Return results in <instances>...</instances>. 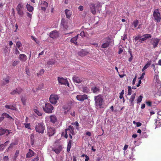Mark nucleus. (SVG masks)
Segmentation results:
<instances>
[{
	"instance_id": "a211bd4d",
	"label": "nucleus",
	"mask_w": 161,
	"mask_h": 161,
	"mask_svg": "<svg viewBox=\"0 0 161 161\" xmlns=\"http://www.w3.org/2000/svg\"><path fill=\"white\" fill-rule=\"evenodd\" d=\"M79 35L78 34L72 38L70 40L71 42L75 44V45H78V43L77 42L79 41Z\"/></svg>"
},
{
	"instance_id": "423d86ee",
	"label": "nucleus",
	"mask_w": 161,
	"mask_h": 161,
	"mask_svg": "<svg viewBox=\"0 0 161 161\" xmlns=\"http://www.w3.org/2000/svg\"><path fill=\"white\" fill-rule=\"evenodd\" d=\"M24 4L20 3L18 4L16 8L18 14L22 16L24 15Z\"/></svg>"
},
{
	"instance_id": "c756f323",
	"label": "nucleus",
	"mask_w": 161,
	"mask_h": 161,
	"mask_svg": "<svg viewBox=\"0 0 161 161\" xmlns=\"http://www.w3.org/2000/svg\"><path fill=\"white\" fill-rule=\"evenodd\" d=\"M152 62V61L151 60H150L147 62V64L144 66L142 69V72H143L145 69H147L150 66Z\"/></svg>"
},
{
	"instance_id": "de8ad7c7",
	"label": "nucleus",
	"mask_w": 161,
	"mask_h": 161,
	"mask_svg": "<svg viewBox=\"0 0 161 161\" xmlns=\"http://www.w3.org/2000/svg\"><path fill=\"white\" fill-rule=\"evenodd\" d=\"M16 145V143L14 142H12L11 143L9 146L8 147V149H12L14 146Z\"/></svg>"
},
{
	"instance_id": "f3484780",
	"label": "nucleus",
	"mask_w": 161,
	"mask_h": 161,
	"mask_svg": "<svg viewBox=\"0 0 161 161\" xmlns=\"http://www.w3.org/2000/svg\"><path fill=\"white\" fill-rule=\"evenodd\" d=\"M77 99L80 101H83L84 100L87 99V95L84 94L83 95H78L76 96Z\"/></svg>"
},
{
	"instance_id": "412c9836",
	"label": "nucleus",
	"mask_w": 161,
	"mask_h": 161,
	"mask_svg": "<svg viewBox=\"0 0 161 161\" xmlns=\"http://www.w3.org/2000/svg\"><path fill=\"white\" fill-rule=\"evenodd\" d=\"M158 119H155V125L156 126L155 129L158 127V125L160 126H161V121H160V120L161 119V115H159L158 113Z\"/></svg>"
},
{
	"instance_id": "4d7b16f0",
	"label": "nucleus",
	"mask_w": 161,
	"mask_h": 161,
	"mask_svg": "<svg viewBox=\"0 0 161 161\" xmlns=\"http://www.w3.org/2000/svg\"><path fill=\"white\" fill-rule=\"evenodd\" d=\"M156 64H152V66L153 67V69L154 72H157V71L156 70V69L155 68V65Z\"/></svg>"
},
{
	"instance_id": "c03bdc74",
	"label": "nucleus",
	"mask_w": 161,
	"mask_h": 161,
	"mask_svg": "<svg viewBox=\"0 0 161 161\" xmlns=\"http://www.w3.org/2000/svg\"><path fill=\"white\" fill-rule=\"evenodd\" d=\"M129 53L130 54V57L129 58L128 61H129L130 62L132 61V60L133 59V56L132 55V53L131 51H129Z\"/></svg>"
},
{
	"instance_id": "09e8293b",
	"label": "nucleus",
	"mask_w": 161,
	"mask_h": 161,
	"mask_svg": "<svg viewBox=\"0 0 161 161\" xmlns=\"http://www.w3.org/2000/svg\"><path fill=\"white\" fill-rule=\"evenodd\" d=\"M44 70L43 69H42L40 70L39 73H37V75L38 76L39 75H42L43 74L44 72Z\"/></svg>"
},
{
	"instance_id": "6e6d98bb",
	"label": "nucleus",
	"mask_w": 161,
	"mask_h": 161,
	"mask_svg": "<svg viewBox=\"0 0 161 161\" xmlns=\"http://www.w3.org/2000/svg\"><path fill=\"white\" fill-rule=\"evenodd\" d=\"M146 103L147 105L149 106H151L152 104V102L151 101H147L146 102Z\"/></svg>"
},
{
	"instance_id": "f704fd0d",
	"label": "nucleus",
	"mask_w": 161,
	"mask_h": 161,
	"mask_svg": "<svg viewBox=\"0 0 161 161\" xmlns=\"http://www.w3.org/2000/svg\"><path fill=\"white\" fill-rule=\"evenodd\" d=\"M65 13L66 17L68 19H69L71 15V13L70 11L68 9H66L65 10Z\"/></svg>"
},
{
	"instance_id": "338daca9",
	"label": "nucleus",
	"mask_w": 161,
	"mask_h": 161,
	"mask_svg": "<svg viewBox=\"0 0 161 161\" xmlns=\"http://www.w3.org/2000/svg\"><path fill=\"white\" fill-rule=\"evenodd\" d=\"M78 9L80 11H82L83 10V7L82 6H80L79 7Z\"/></svg>"
},
{
	"instance_id": "393cba45",
	"label": "nucleus",
	"mask_w": 161,
	"mask_h": 161,
	"mask_svg": "<svg viewBox=\"0 0 161 161\" xmlns=\"http://www.w3.org/2000/svg\"><path fill=\"white\" fill-rule=\"evenodd\" d=\"M19 59L22 62L25 61L27 59L26 56L24 54H20L19 57Z\"/></svg>"
},
{
	"instance_id": "39448f33",
	"label": "nucleus",
	"mask_w": 161,
	"mask_h": 161,
	"mask_svg": "<svg viewBox=\"0 0 161 161\" xmlns=\"http://www.w3.org/2000/svg\"><path fill=\"white\" fill-rule=\"evenodd\" d=\"M59 97L56 94H51L49 97V101L51 103L53 104H55L59 100Z\"/></svg>"
},
{
	"instance_id": "c9c22d12",
	"label": "nucleus",
	"mask_w": 161,
	"mask_h": 161,
	"mask_svg": "<svg viewBox=\"0 0 161 161\" xmlns=\"http://www.w3.org/2000/svg\"><path fill=\"white\" fill-rule=\"evenodd\" d=\"M142 36V37L145 41L148 38L152 37V36L150 34H144Z\"/></svg>"
},
{
	"instance_id": "b1692460",
	"label": "nucleus",
	"mask_w": 161,
	"mask_h": 161,
	"mask_svg": "<svg viewBox=\"0 0 161 161\" xmlns=\"http://www.w3.org/2000/svg\"><path fill=\"white\" fill-rule=\"evenodd\" d=\"M73 80L75 83H79L82 81L81 78L79 77L76 76H74L73 77Z\"/></svg>"
},
{
	"instance_id": "bf43d9fd",
	"label": "nucleus",
	"mask_w": 161,
	"mask_h": 161,
	"mask_svg": "<svg viewBox=\"0 0 161 161\" xmlns=\"http://www.w3.org/2000/svg\"><path fill=\"white\" fill-rule=\"evenodd\" d=\"M4 134H6L7 135H8L10 133L9 130H4Z\"/></svg>"
},
{
	"instance_id": "72a5a7b5",
	"label": "nucleus",
	"mask_w": 161,
	"mask_h": 161,
	"mask_svg": "<svg viewBox=\"0 0 161 161\" xmlns=\"http://www.w3.org/2000/svg\"><path fill=\"white\" fill-rule=\"evenodd\" d=\"M50 121L53 123H54L57 120L56 116L54 115H52L50 116Z\"/></svg>"
},
{
	"instance_id": "e433bc0d",
	"label": "nucleus",
	"mask_w": 161,
	"mask_h": 161,
	"mask_svg": "<svg viewBox=\"0 0 161 161\" xmlns=\"http://www.w3.org/2000/svg\"><path fill=\"white\" fill-rule=\"evenodd\" d=\"M26 8L27 10L30 12H32L34 9V8L33 7L31 6L30 5L27 4L26 5Z\"/></svg>"
},
{
	"instance_id": "ea45409f",
	"label": "nucleus",
	"mask_w": 161,
	"mask_h": 161,
	"mask_svg": "<svg viewBox=\"0 0 161 161\" xmlns=\"http://www.w3.org/2000/svg\"><path fill=\"white\" fill-rule=\"evenodd\" d=\"M16 47H17L18 48H20V47L22 46V45L20 41H18L16 43Z\"/></svg>"
},
{
	"instance_id": "864d4df0",
	"label": "nucleus",
	"mask_w": 161,
	"mask_h": 161,
	"mask_svg": "<svg viewBox=\"0 0 161 161\" xmlns=\"http://www.w3.org/2000/svg\"><path fill=\"white\" fill-rule=\"evenodd\" d=\"M19 62L18 61H14L12 65L14 66H16L17 64H18Z\"/></svg>"
},
{
	"instance_id": "a18cd8bd",
	"label": "nucleus",
	"mask_w": 161,
	"mask_h": 161,
	"mask_svg": "<svg viewBox=\"0 0 161 161\" xmlns=\"http://www.w3.org/2000/svg\"><path fill=\"white\" fill-rule=\"evenodd\" d=\"M6 146L4 144L0 145V151H2Z\"/></svg>"
},
{
	"instance_id": "bb28decb",
	"label": "nucleus",
	"mask_w": 161,
	"mask_h": 161,
	"mask_svg": "<svg viewBox=\"0 0 161 161\" xmlns=\"http://www.w3.org/2000/svg\"><path fill=\"white\" fill-rule=\"evenodd\" d=\"M62 149V147L61 146L59 145L58 147L54 148L53 149V150L56 153L58 154L59 153Z\"/></svg>"
},
{
	"instance_id": "4c0bfd02",
	"label": "nucleus",
	"mask_w": 161,
	"mask_h": 161,
	"mask_svg": "<svg viewBox=\"0 0 161 161\" xmlns=\"http://www.w3.org/2000/svg\"><path fill=\"white\" fill-rule=\"evenodd\" d=\"M138 23H139L138 20L136 19V20H134L133 22L132 23V25L134 26V27L135 28H136L138 25Z\"/></svg>"
},
{
	"instance_id": "7c9ffc66",
	"label": "nucleus",
	"mask_w": 161,
	"mask_h": 161,
	"mask_svg": "<svg viewBox=\"0 0 161 161\" xmlns=\"http://www.w3.org/2000/svg\"><path fill=\"white\" fill-rule=\"evenodd\" d=\"M0 118H2V121L5 118H8L9 119H12V118L10 116H9L8 114L6 113H3L2 115V116L0 117Z\"/></svg>"
},
{
	"instance_id": "20e7f679",
	"label": "nucleus",
	"mask_w": 161,
	"mask_h": 161,
	"mask_svg": "<svg viewBox=\"0 0 161 161\" xmlns=\"http://www.w3.org/2000/svg\"><path fill=\"white\" fill-rule=\"evenodd\" d=\"M74 130V128L72 126L70 125L69 126L68 128L65 130L64 137L67 138L68 137V135H69L71 134L72 135H75Z\"/></svg>"
},
{
	"instance_id": "cd10ccee",
	"label": "nucleus",
	"mask_w": 161,
	"mask_h": 161,
	"mask_svg": "<svg viewBox=\"0 0 161 161\" xmlns=\"http://www.w3.org/2000/svg\"><path fill=\"white\" fill-rule=\"evenodd\" d=\"M55 63V61L53 60H50L48 61L45 64V66L49 67L50 65H53Z\"/></svg>"
},
{
	"instance_id": "2f4dec72",
	"label": "nucleus",
	"mask_w": 161,
	"mask_h": 161,
	"mask_svg": "<svg viewBox=\"0 0 161 161\" xmlns=\"http://www.w3.org/2000/svg\"><path fill=\"white\" fill-rule=\"evenodd\" d=\"M83 92L85 93H88L90 92V89L88 87L86 86H83L80 89Z\"/></svg>"
},
{
	"instance_id": "37998d69",
	"label": "nucleus",
	"mask_w": 161,
	"mask_h": 161,
	"mask_svg": "<svg viewBox=\"0 0 161 161\" xmlns=\"http://www.w3.org/2000/svg\"><path fill=\"white\" fill-rule=\"evenodd\" d=\"M30 138L31 139V141L32 143L31 144L34 143V136L33 134H31L30 136Z\"/></svg>"
},
{
	"instance_id": "774afa93",
	"label": "nucleus",
	"mask_w": 161,
	"mask_h": 161,
	"mask_svg": "<svg viewBox=\"0 0 161 161\" xmlns=\"http://www.w3.org/2000/svg\"><path fill=\"white\" fill-rule=\"evenodd\" d=\"M70 114H71V115L72 116H75V111H74V110H73L72 111L71 113H70Z\"/></svg>"
},
{
	"instance_id": "5fc2aeb1",
	"label": "nucleus",
	"mask_w": 161,
	"mask_h": 161,
	"mask_svg": "<svg viewBox=\"0 0 161 161\" xmlns=\"http://www.w3.org/2000/svg\"><path fill=\"white\" fill-rule=\"evenodd\" d=\"M25 128H28V129H30L31 128L30 125V124L25 123Z\"/></svg>"
},
{
	"instance_id": "473e14b6",
	"label": "nucleus",
	"mask_w": 161,
	"mask_h": 161,
	"mask_svg": "<svg viewBox=\"0 0 161 161\" xmlns=\"http://www.w3.org/2000/svg\"><path fill=\"white\" fill-rule=\"evenodd\" d=\"M34 155V152L31 149H29V152L26 154V158H30L32 157Z\"/></svg>"
},
{
	"instance_id": "79ce46f5",
	"label": "nucleus",
	"mask_w": 161,
	"mask_h": 161,
	"mask_svg": "<svg viewBox=\"0 0 161 161\" xmlns=\"http://www.w3.org/2000/svg\"><path fill=\"white\" fill-rule=\"evenodd\" d=\"M128 95H130L131 94V88L130 86H128Z\"/></svg>"
},
{
	"instance_id": "603ef678",
	"label": "nucleus",
	"mask_w": 161,
	"mask_h": 161,
	"mask_svg": "<svg viewBox=\"0 0 161 161\" xmlns=\"http://www.w3.org/2000/svg\"><path fill=\"white\" fill-rule=\"evenodd\" d=\"M14 53L16 55H18L19 54V52L17 47H16L15 48L14 50Z\"/></svg>"
},
{
	"instance_id": "f8f14e48",
	"label": "nucleus",
	"mask_w": 161,
	"mask_h": 161,
	"mask_svg": "<svg viewBox=\"0 0 161 161\" xmlns=\"http://www.w3.org/2000/svg\"><path fill=\"white\" fill-rule=\"evenodd\" d=\"M160 41V39L158 38H152L151 40V43L153 45L154 48H155L157 47V46Z\"/></svg>"
},
{
	"instance_id": "680f3d73",
	"label": "nucleus",
	"mask_w": 161,
	"mask_h": 161,
	"mask_svg": "<svg viewBox=\"0 0 161 161\" xmlns=\"http://www.w3.org/2000/svg\"><path fill=\"white\" fill-rule=\"evenodd\" d=\"M80 35L81 36V37H83L85 36V34L84 32V31L81 32L80 34Z\"/></svg>"
},
{
	"instance_id": "3c124183",
	"label": "nucleus",
	"mask_w": 161,
	"mask_h": 161,
	"mask_svg": "<svg viewBox=\"0 0 161 161\" xmlns=\"http://www.w3.org/2000/svg\"><path fill=\"white\" fill-rule=\"evenodd\" d=\"M19 150H17L15 153L14 156V159H15L17 157L19 156Z\"/></svg>"
},
{
	"instance_id": "aec40b11",
	"label": "nucleus",
	"mask_w": 161,
	"mask_h": 161,
	"mask_svg": "<svg viewBox=\"0 0 161 161\" xmlns=\"http://www.w3.org/2000/svg\"><path fill=\"white\" fill-rule=\"evenodd\" d=\"M6 77L3 78L2 81V85L3 86H5L8 84L9 82V77L7 75H5Z\"/></svg>"
},
{
	"instance_id": "0eeeda50",
	"label": "nucleus",
	"mask_w": 161,
	"mask_h": 161,
	"mask_svg": "<svg viewBox=\"0 0 161 161\" xmlns=\"http://www.w3.org/2000/svg\"><path fill=\"white\" fill-rule=\"evenodd\" d=\"M158 73V70H157V72H155L154 79L155 80L157 83L156 84V87L157 88H159L160 90H161V82L159 79Z\"/></svg>"
},
{
	"instance_id": "f03ea898",
	"label": "nucleus",
	"mask_w": 161,
	"mask_h": 161,
	"mask_svg": "<svg viewBox=\"0 0 161 161\" xmlns=\"http://www.w3.org/2000/svg\"><path fill=\"white\" fill-rule=\"evenodd\" d=\"M45 125L42 122L37 123L36 125L35 130L39 133L43 134L45 130Z\"/></svg>"
},
{
	"instance_id": "69168bd1",
	"label": "nucleus",
	"mask_w": 161,
	"mask_h": 161,
	"mask_svg": "<svg viewBox=\"0 0 161 161\" xmlns=\"http://www.w3.org/2000/svg\"><path fill=\"white\" fill-rule=\"evenodd\" d=\"M86 135L89 136H90L91 135V133L89 131H87L86 132Z\"/></svg>"
},
{
	"instance_id": "4be33fe9",
	"label": "nucleus",
	"mask_w": 161,
	"mask_h": 161,
	"mask_svg": "<svg viewBox=\"0 0 161 161\" xmlns=\"http://www.w3.org/2000/svg\"><path fill=\"white\" fill-rule=\"evenodd\" d=\"M90 9L92 14H95L96 12L97 6L94 3L91 4L90 5Z\"/></svg>"
},
{
	"instance_id": "6e6552de",
	"label": "nucleus",
	"mask_w": 161,
	"mask_h": 161,
	"mask_svg": "<svg viewBox=\"0 0 161 161\" xmlns=\"http://www.w3.org/2000/svg\"><path fill=\"white\" fill-rule=\"evenodd\" d=\"M153 16L155 21L158 23L160 22L161 18L160 14L158 9H156L154 10L153 13Z\"/></svg>"
},
{
	"instance_id": "a19ab883",
	"label": "nucleus",
	"mask_w": 161,
	"mask_h": 161,
	"mask_svg": "<svg viewBox=\"0 0 161 161\" xmlns=\"http://www.w3.org/2000/svg\"><path fill=\"white\" fill-rule=\"evenodd\" d=\"M22 103L24 105H26V98L25 97H22L21 99Z\"/></svg>"
},
{
	"instance_id": "dca6fc26",
	"label": "nucleus",
	"mask_w": 161,
	"mask_h": 161,
	"mask_svg": "<svg viewBox=\"0 0 161 161\" xmlns=\"http://www.w3.org/2000/svg\"><path fill=\"white\" fill-rule=\"evenodd\" d=\"M22 91L23 90L21 88L18 87L11 92L10 93L12 95H14L17 93L19 94L22 92Z\"/></svg>"
},
{
	"instance_id": "6ab92c4d",
	"label": "nucleus",
	"mask_w": 161,
	"mask_h": 161,
	"mask_svg": "<svg viewBox=\"0 0 161 161\" xmlns=\"http://www.w3.org/2000/svg\"><path fill=\"white\" fill-rule=\"evenodd\" d=\"M55 132V130L54 128L49 127L47 128V133L50 136L53 135Z\"/></svg>"
},
{
	"instance_id": "c85d7f7f",
	"label": "nucleus",
	"mask_w": 161,
	"mask_h": 161,
	"mask_svg": "<svg viewBox=\"0 0 161 161\" xmlns=\"http://www.w3.org/2000/svg\"><path fill=\"white\" fill-rule=\"evenodd\" d=\"M88 53L86 50H81L78 52V54L81 56H83L86 55Z\"/></svg>"
},
{
	"instance_id": "9d476101",
	"label": "nucleus",
	"mask_w": 161,
	"mask_h": 161,
	"mask_svg": "<svg viewBox=\"0 0 161 161\" xmlns=\"http://www.w3.org/2000/svg\"><path fill=\"white\" fill-rule=\"evenodd\" d=\"M58 80L59 83L69 86V84L66 78L65 79L63 77H58Z\"/></svg>"
},
{
	"instance_id": "4468645a",
	"label": "nucleus",
	"mask_w": 161,
	"mask_h": 161,
	"mask_svg": "<svg viewBox=\"0 0 161 161\" xmlns=\"http://www.w3.org/2000/svg\"><path fill=\"white\" fill-rule=\"evenodd\" d=\"M112 41H111L110 39L108 38L107 39V40L105 42H103V43L101 45L100 47L103 48H107L109 46L110 43Z\"/></svg>"
},
{
	"instance_id": "9b49d317",
	"label": "nucleus",
	"mask_w": 161,
	"mask_h": 161,
	"mask_svg": "<svg viewBox=\"0 0 161 161\" xmlns=\"http://www.w3.org/2000/svg\"><path fill=\"white\" fill-rule=\"evenodd\" d=\"M91 89L92 92L95 93H98L100 92V87L97 85H92L91 84Z\"/></svg>"
},
{
	"instance_id": "2eb2a0df",
	"label": "nucleus",
	"mask_w": 161,
	"mask_h": 161,
	"mask_svg": "<svg viewBox=\"0 0 161 161\" xmlns=\"http://www.w3.org/2000/svg\"><path fill=\"white\" fill-rule=\"evenodd\" d=\"M40 5L41 6L42 10L45 11L48 6V3L45 1H42L41 2Z\"/></svg>"
},
{
	"instance_id": "a878e982",
	"label": "nucleus",
	"mask_w": 161,
	"mask_h": 161,
	"mask_svg": "<svg viewBox=\"0 0 161 161\" xmlns=\"http://www.w3.org/2000/svg\"><path fill=\"white\" fill-rule=\"evenodd\" d=\"M136 94L135 93L133 94L131 96L130 98L129 99V101L130 102V104L131 105H133L135 103L134 101V99L135 98Z\"/></svg>"
},
{
	"instance_id": "052dcab7",
	"label": "nucleus",
	"mask_w": 161,
	"mask_h": 161,
	"mask_svg": "<svg viewBox=\"0 0 161 161\" xmlns=\"http://www.w3.org/2000/svg\"><path fill=\"white\" fill-rule=\"evenodd\" d=\"M74 124L76 126V129H78V127L79 125L77 121H76L74 123Z\"/></svg>"
},
{
	"instance_id": "7ed1b4c3",
	"label": "nucleus",
	"mask_w": 161,
	"mask_h": 161,
	"mask_svg": "<svg viewBox=\"0 0 161 161\" xmlns=\"http://www.w3.org/2000/svg\"><path fill=\"white\" fill-rule=\"evenodd\" d=\"M43 109L45 113L50 114L53 113V107L50 103H46L43 106Z\"/></svg>"
},
{
	"instance_id": "f257e3e1",
	"label": "nucleus",
	"mask_w": 161,
	"mask_h": 161,
	"mask_svg": "<svg viewBox=\"0 0 161 161\" xmlns=\"http://www.w3.org/2000/svg\"><path fill=\"white\" fill-rule=\"evenodd\" d=\"M95 106L96 108L98 110L104 108V104L103 100V97L100 95H98L94 97Z\"/></svg>"
},
{
	"instance_id": "5701e85b",
	"label": "nucleus",
	"mask_w": 161,
	"mask_h": 161,
	"mask_svg": "<svg viewBox=\"0 0 161 161\" xmlns=\"http://www.w3.org/2000/svg\"><path fill=\"white\" fill-rule=\"evenodd\" d=\"M61 25L64 28V30L67 29L68 28L67 22L64 19H62L61 21Z\"/></svg>"
},
{
	"instance_id": "e2e57ef3",
	"label": "nucleus",
	"mask_w": 161,
	"mask_h": 161,
	"mask_svg": "<svg viewBox=\"0 0 161 161\" xmlns=\"http://www.w3.org/2000/svg\"><path fill=\"white\" fill-rule=\"evenodd\" d=\"M10 109L13 110H16V108L13 106H10Z\"/></svg>"
},
{
	"instance_id": "49530a36",
	"label": "nucleus",
	"mask_w": 161,
	"mask_h": 161,
	"mask_svg": "<svg viewBox=\"0 0 161 161\" xmlns=\"http://www.w3.org/2000/svg\"><path fill=\"white\" fill-rule=\"evenodd\" d=\"M34 112L37 115H38V116H40L42 115V113L37 109H35L34 110Z\"/></svg>"
},
{
	"instance_id": "8fccbe9b",
	"label": "nucleus",
	"mask_w": 161,
	"mask_h": 161,
	"mask_svg": "<svg viewBox=\"0 0 161 161\" xmlns=\"http://www.w3.org/2000/svg\"><path fill=\"white\" fill-rule=\"evenodd\" d=\"M124 93V90H123L120 93L119 98L120 99H122L123 98V95Z\"/></svg>"
},
{
	"instance_id": "0e129e2a",
	"label": "nucleus",
	"mask_w": 161,
	"mask_h": 161,
	"mask_svg": "<svg viewBox=\"0 0 161 161\" xmlns=\"http://www.w3.org/2000/svg\"><path fill=\"white\" fill-rule=\"evenodd\" d=\"M142 124L140 122H137L136 123V125L137 127H139L142 125Z\"/></svg>"
},
{
	"instance_id": "13d9d810",
	"label": "nucleus",
	"mask_w": 161,
	"mask_h": 161,
	"mask_svg": "<svg viewBox=\"0 0 161 161\" xmlns=\"http://www.w3.org/2000/svg\"><path fill=\"white\" fill-rule=\"evenodd\" d=\"M4 134V129L2 128L0 129V135H2Z\"/></svg>"
},
{
	"instance_id": "1a4fd4ad",
	"label": "nucleus",
	"mask_w": 161,
	"mask_h": 161,
	"mask_svg": "<svg viewBox=\"0 0 161 161\" xmlns=\"http://www.w3.org/2000/svg\"><path fill=\"white\" fill-rule=\"evenodd\" d=\"M134 40L135 41L136 44H140L143 43L145 41L141 35H138L134 37Z\"/></svg>"
},
{
	"instance_id": "58836bf2",
	"label": "nucleus",
	"mask_w": 161,
	"mask_h": 161,
	"mask_svg": "<svg viewBox=\"0 0 161 161\" xmlns=\"http://www.w3.org/2000/svg\"><path fill=\"white\" fill-rule=\"evenodd\" d=\"M142 96L141 95L139 96L137 99L136 103L137 104L140 103L142 101Z\"/></svg>"
},
{
	"instance_id": "ddd939ff",
	"label": "nucleus",
	"mask_w": 161,
	"mask_h": 161,
	"mask_svg": "<svg viewBox=\"0 0 161 161\" xmlns=\"http://www.w3.org/2000/svg\"><path fill=\"white\" fill-rule=\"evenodd\" d=\"M58 36L59 33L56 30L52 31L50 33V37L54 39L57 38Z\"/></svg>"
}]
</instances>
